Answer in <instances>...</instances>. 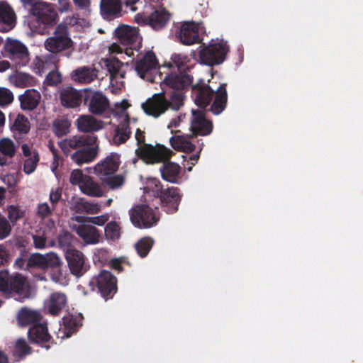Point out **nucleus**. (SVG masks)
I'll return each instance as SVG.
<instances>
[{
    "label": "nucleus",
    "mask_w": 363,
    "mask_h": 363,
    "mask_svg": "<svg viewBox=\"0 0 363 363\" xmlns=\"http://www.w3.org/2000/svg\"><path fill=\"white\" fill-rule=\"evenodd\" d=\"M192 78L183 73L168 72L161 82L162 91L155 94L143 103L141 107L148 116L158 118L169 108L178 111L184 105L182 91L190 86Z\"/></svg>",
    "instance_id": "1"
},
{
    "label": "nucleus",
    "mask_w": 363,
    "mask_h": 363,
    "mask_svg": "<svg viewBox=\"0 0 363 363\" xmlns=\"http://www.w3.org/2000/svg\"><path fill=\"white\" fill-rule=\"evenodd\" d=\"M136 155L146 164L163 163L160 167L162 178L170 183L178 184L180 179L181 167L176 162H170L174 152L164 145H145L135 150Z\"/></svg>",
    "instance_id": "2"
},
{
    "label": "nucleus",
    "mask_w": 363,
    "mask_h": 363,
    "mask_svg": "<svg viewBox=\"0 0 363 363\" xmlns=\"http://www.w3.org/2000/svg\"><path fill=\"white\" fill-rule=\"evenodd\" d=\"M190 77L193 79L191 76ZM191 84L192 82L190 84L191 85V97L195 104L201 110H206V108L212 101L213 96H215L214 100L208 111L214 115H219L225 109L228 102L227 84L225 83L220 84L216 91L209 84L205 83L203 79H199L195 84Z\"/></svg>",
    "instance_id": "3"
},
{
    "label": "nucleus",
    "mask_w": 363,
    "mask_h": 363,
    "mask_svg": "<svg viewBox=\"0 0 363 363\" xmlns=\"http://www.w3.org/2000/svg\"><path fill=\"white\" fill-rule=\"evenodd\" d=\"M121 164L120 155L112 152L94 167V173L111 189L121 187L125 182L121 174H116Z\"/></svg>",
    "instance_id": "4"
},
{
    "label": "nucleus",
    "mask_w": 363,
    "mask_h": 363,
    "mask_svg": "<svg viewBox=\"0 0 363 363\" xmlns=\"http://www.w3.org/2000/svg\"><path fill=\"white\" fill-rule=\"evenodd\" d=\"M44 46L52 54H60L69 57L74 50V42L71 38L69 27L64 23L58 24L52 35L45 40Z\"/></svg>",
    "instance_id": "5"
},
{
    "label": "nucleus",
    "mask_w": 363,
    "mask_h": 363,
    "mask_svg": "<svg viewBox=\"0 0 363 363\" xmlns=\"http://www.w3.org/2000/svg\"><path fill=\"white\" fill-rule=\"evenodd\" d=\"M114 35L124 48L113 43L110 47L111 52L122 53L124 51L127 56H133L136 43L140 39L138 28L123 24L115 29Z\"/></svg>",
    "instance_id": "6"
},
{
    "label": "nucleus",
    "mask_w": 363,
    "mask_h": 363,
    "mask_svg": "<svg viewBox=\"0 0 363 363\" xmlns=\"http://www.w3.org/2000/svg\"><path fill=\"white\" fill-rule=\"evenodd\" d=\"M150 189L153 196L160 199L161 207L167 213L172 214L178 211L182 198L178 187L170 186L164 189L159 180H155L153 186Z\"/></svg>",
    "instance_id": "7"
},
{
    "label": "nucleus",
    "mask_w": 363,
    "mask_h": 363,
    "mask_svg": "<svg viewBox=\"0 0 363 363\" xmlns=\"http://www.w3.org/2000/svg\"><path fill=\"white\" fill-rule=\"evenodd\" d=\"M0 291L15 294L20 298H28L29 285L26 277L19 273L9 274L8 271L0 272Z\"/></svg>",
    "instance_id": "8"
},
{
    "label": "nucleus",
    "mask_w": 363,
    "mask_h": 363,
    "mask_svg": "<svg viewBox=\"0 0 363 363\" xmlns=\"http://www.w3.org/2000/svg\"><path fill=\"white\" fill-rule=\"evenodd\" d=\"M229 52V46L226 41L211 40L208 45H205L199 52L201 62L211 67L222 64Z\"/></svg>",
    "instance_id": "9"
},
{
    "label": "nucleus",
    "mask_w": 363,
    "mask_h": 363,
    "mask_svg": "<svg viewBox=\"0 0 363 363\" xmlns=\"http://www.w3.org/2000/svg\"><path fill=\"white\" fill-rule=\"evenodd\" d=\"M89 286L93 290L96 289L105 300L112 298L118 291L116 277L106 270H101L96 276L93 277Z\"/></svg>",
    "instance_id": "10"
},
{
    "label": "nucleus",
    "mask_w": 363,
    "mask_h": 363,
    "mask_svg": "<svg viewBox=\"0 0 363 363\" xmlns=\"http://www.w3.org/2000/svg\"><path fill=\"white\" fill-rule=\"evenodd\" d=\"M129 216L132 224L138 228H150L159 220L155 211L145 204L133 206L129 211Z\"/></svg>",
    "instance_id": "11"
},
{
    "label": "nucleus",
    "mask_w": 363,
    "mask_h": 363,
    "mask_svg": "<svg viewBox=\"0 0 363 363\" xmlns=\"http://www.w3.org/2000/svg\"><path fill=\"white\" fill-rule=\"evenodd\" d=\"M4 51L16 68L27 65L30 61L28 48L19 40L7 38Z\"/></svg>",
    "instance_id": "12"
},
{
    "label": "nucleus",
    "mask_w": 363,
    "mask_h": 363,
    "mask_svg": "<svg viewBox=\"0 0 363 363\" xmlns=\"http://www.w3.org/2000/svg\"><path fill=\"white\" fill-rule=\"evenodd\" d=\"M65 257L72 274L80 277L89 269L82 252L77 249H67Z\"/></svg>",
    "instance_id": "13"
},
{
    "label": "nucleus",
    "mask_w": 363,
    "mask_h": 363,
    "mask_svg": "<svg viewBox=\"0 0 363 363\" xmlns=\"http://www.w3.org/2000/svg\"><path fill=\"white\" fill-rule=\"evenodd\" d=\"M190 130L193 137L206 136L213 130V123L206 117V110H192Z\"/></svg>",
    "instance_id": "14"
},
{
    "label": "nucleus",
    "mask_w": 363,
    "mask_h": 363,
    "mask_svg": "<svg viewBox=\"0 0 363 363\" xmlns=\"http://www.w3.org/2000/svg\"><path fill=\"white\" fill-rule=\"evenodd\" d=\"M97 141V137L91 135H74L69 138L62 140L58 143L59 147L64 153L67 154L71 150H82L87 146L94 145Z\"/></svg>",
    "instance_id": "15"
},
{
    "label": "nucleus",
    "mask_w": 363,
    "mask_h": 363,
    "mask_svg": "<svg viewBox=\"0 0 363 363\" xmlns=\"http://www.w3.org/2000/svg\"><path fill=\"white\" fill-rule=\"evenodd\" d=\"M176 36L185 45L199 43L202 40L199 35V24L193 21L182 23Z\"/></svg>",
    "instance_id": "16"
},
{
    "label": "nucleus",
    "mask_w": 363,
    "mask_h": 363,
    "mask_svg": "<svg viewBox=\"0 0 363 363\" xmlns=\"http://www.w3.org/2000/svg\"><path fill=\"white\" fill-rule=\"evenodd\" d=\"M84 104H88L89 111L94 115H101L108 108V99L99 91L84 90Z\"/></svg>",
    "instance_id": "17"
},
{
    "label": "nucleus",
    "mask_w": 363,
    "mask_h": 363,
    "mask_svg": "<svg viewBox=\"0 0 363 363\" xmlns=\"http://www.w3.org/2000/svg\"><path fill=\"white\" fill-rule=\"evenodd\" d=\"M30 13L35 17L39 23L48 26L55 23L58 17L53 5L43 1L37 4Z\"/></svg>",
    "instance_id": "18"
},
{
    "label": "nucleus",
    "mask_w": 363,
    "mask_h": 363,
    "mask_svg": "<svg viewBox=\"0 0 363 363\" xmlns=\"http://www.w3.org/2000/svg\"><path fill=\"white\" fill-rule=\"evenodd\" d=\"M60 264L59 257L53 252L42 255L40 253L32 254L28 259V268H38L46 269L50 267H56Z\"/></svg>",
    "instance_id": "19"
},
{
    "label": "nucleus",
    "mask_w": 363,
    "mask_h": 363,
    "mask_svg": "<svg viewBox=\"0 0 363 363\" xmlns=\"http://www.w3.org/2000/svg\"><path fill=\"white\" fill-rule=\"evenodd\" d=\"M59 99L62 106L66 108L79 107L84 100V91L77 90L71 86H63L60 89Z\"/></svg>",
    "instance_id": "20"
},
{
    "label": "nucleus",
    "mask_w": 363,
    "mask_h": 363,
    "mask_svg": "<svg viewBox=\"0 0 363 363\" xmlns=\"http://www.w3.org/2000/svg\"><path fill=\"white\" fill-rule=\"evenodd\" d=\"M28 337L30 342L45 347L46 350H48L50 346L45 344L53 342L52 336L48 333L47 324L40 322L30 327Z\"/></svg>",
    "instance_id": "21"
},
{
    "label": "nucleus",
    "mask_w": 363,
    "mask_h": 363,
    "mask_svg": "<svg viewBox=\"0 0 363 363\" xmlns=\"http://www.w3.org/2000/svg\"><path fill=\"white\" fill-rule=\"evenodd\" d=\"M122 0H101L100 14L104 20L113 21L122 16Z\"/></svg>",
    "instance_id": "22"
},
{
    "label": "nucleus",
    "mask_w": 363,
    "mask_h": 363,
    "mask_svg": "<svg viewBox=\"0 0 363 363\" xmlns=\"http://www.w3.org/2000/svg\"><path fill=\"white\" fill-rule=\"evenodd\" d=\"M159 65L155 54L152 51H147L140 59L135 62V69L142 79L152 69H156Z\"/></svg>",
    "instance_id": "23"
},
{
    "label": "nucleus",
    "mask_w": 363,
    "mask_h": 363,
    "mask_svg": "<svg viewBox=\"0 0 363 363\" xmlns=\"http://www.w3.org/2000/svg\"><path fill=\"white\" fill-rule=\"evenodd\" d=\"M16 24V14L11 6L5 1H0V25L1 30L7 32Z\"/></svg>",
    "instance_id": "24"
},
{
    "label": "nucleus",
    "mask_w": 363,
    "mask_h": 363,
    "mask_svg": "<svg viewBox=\"0 0 363 363\" xmlns=\"http://www.w3.org/2000/svg\"><path fill=\"white\" fill-rule=\"evenodd\" d=\"M67 304V296L61 292H54L50 294L45 305L48 313L53 316L58 315Z\"/></svg>",
    "instance_id": "25"
},
{
    "label": "nucleus",
    "mask_w": 363,
    "mask_h": 363,
    "mask_svg": "<svg viewBox=\"0 0 363 363\" xmlns=\"http://www.w3.org/2000/svg\"><path fill=\"white\" fill-rule=\"evenodd\" d=\"M20 106L23 111H33L37 108L40 99V94L35 89H27L20 95Z\"/></svg>",
    "instance_id": "26"
},
{
    "label": "nucleus",
    "mask_w": 363,
    "mask_h": 363,
    "mask_svg": "<svg viewBox=\"0 0 363 363\" xmlns=\"http://www.w3.org/2000/svg\"><path fill=\"white\" fill-rule=\"evenodd\" d=\"M76 233L87 245H94L99 242L101 236L99 231L93 225H79L76 229Z\"/></svg>",
    "instance_id": "27"
},
{
    "label": "nucleus",
    "mask_w": 363,
    "mask_h": 363,
    "mask_svg": "<svg viewBox=\"0 0 363 363\" xmlns=\"http://www.w3.org/2000/svg\"><path fill=\"white\" fill-rule=\"evenodd\" d=\"M171 14L164 9H156L149 15V26L155 30L164 28L170 19Z\"/></svg>",
    "instance_id": "28"
},
{
    "label": "nucleus",
    "mask_w": 363,
    "mask_h": 363,
    "mask_svg": "<svg viewBox=\"0 0 363 363\" xmlns=\"http://www.w3.org/2000/svg\"><path fill=\"white\" fill-rule=\"evenodd\" d=\"M97 77V71L94 68L89 67H79L71 73L73 81L79 83H90Z\"/></svg>",
    "instance_id": "29"
},
{
    "label": "nucleus",
    "mask_w": 363,
    "mask_h": 363,
    "mask_svg": "<svg viewBox=\"0 0 363 363\" xmlns=\"http://www.w3.org/2000/svg\"><path fill=\"white\" fill-rule=\"evenodd\" d=\"M22 152L23 155L26 157L23 164V171L26 174H30L33 173L38 165L39 162V155L34 150L32 151L27 144L22 145Z\"/></svg>",
    "instance_id": "30"
},
{
    "label": "nucleus",
    "mask_w": 363,
    "mask_h": 363,
    "mask_svg": "<svg viewBox=\"0 0 363 363\" xmlns=\"http://www.w3.org/2000/svg\"><path fill=\"white\" fill-rule=\"evenodd\" d=\"M78 129L84 133L98 131L103 128L104 124L91 116H82L77 121Z\"/></svg>",
    "instance_id": "31"
},
{
    "label": "nucleus",
    "mask_w": 363,
    "mask_h": 363,
    "mask_svg": "<svg viewBox=\"0 0 363 363\" xmlns=\"http://www.w3.org/2000/svg\"><path fill=\"white\" fill-rule=\"evenodd\" d=\"M192 135H174L169 139L171 146L176 150L190 153L194 151L196 146L190 141Z\"/></svg>",
    "instance_id": "32"
},
{
    "label": "nucleus",
    "mask_w": 363,
    "mask_h": 363,
    "mask_svg": "<svg viewBox=\"0 0 363 363\" xmlns=\"http://www.w3.org/2000/svg\"><path fill=\"white\" fill-rule=\"evenodd\" d=\"M98 147L87 146L82 150H77L71 155L72 160L77 164L91 162L97 155Z\"/></svg>",
    "instance_id": "33"
},
{
    "label": "nucleus",
    "mask_w": 363,
    "mask_h": 363,
    "mask_svg": "<svg viewBox=\"0 0 363 363\" xmlns=\"http://www.w3.org/2000/svg\"><path fill=\"white\" fill-rule=\"evenodd\" d=\"M101 206L98 203H91L84 199H78L72 205V210L76 213L96 214L101 211Z\"/></svg>",
    "instance_id": "34"
},
{
    "label": "nucleus",
    "mask_w": 363,
    "mask_h": 363,
    "mask_svg": "<svg viewBox=\"0 0 363 363\" xmlns=\"http://www.w3.org/2000/svg\"><path fill=\"white\" fill-rule=\"evenodd\" d=\"M43 316L37 311L22 308L18 314V323L21 326H30L41 321Z\"/></svg>",
    "instance_id": "35"
},
{
    "label": "nucleus",
    "mask_w": 363,
    "mask_h": 363,
    "mask_svg": "<svg viewBox=\"0 0 363 363\" xmlns=\"http://www.w3.org/2000/svg\"><path fill=\"white\" fill-rule=\"evenodd\" d=\"M82 316L68 315L62 318L65 333L67 337H70L76 333L82 325Z\"/></svg>",
    "instance_id": "36"
},
{
    "label": "nucleus",
    "mask_w": 363,
    "mask_h": 363,
    "mask_svg": "<svg viewBox=\"0 0 363 363\" xmlns=\"http://www.w3.org/2000/svg\"><path fill=\"white\" fill-rule=\"evenodd\" d=\"M80 190L84 194L93 197H100L104 194L101 185L96 182L90 176L86 177L84 182L81 184Z\"/></svg>",
    "instance_id": "37"
},
{
    "label": "nucleus",
    "mask_w": 363,
    "mask_h": 363,
    "mask_svg": "<svg viewBox=\"0 0 363 363\" xmlns=\"http://www.w3.org/2000/svg\"><path fill=\"white\" fill-rule=\"evenodd\" d=\"M30 129L28 119L22 114H18L11 125V130L13 133L19 134H27Z\"/></svg>",
    "instance_id": "38"
},
{
    "label": "nucleus",
    "mask_w": 363,
    "mask_h": 363,
    "mask_svg": "<svg viewBox=\"0 0 363 363\" xmlns=\"http://www.w3.org/2000/svg\"><path fill=\"white\" fill-rule=\"evenodd\" d=\"M106 66L111 79L120 76L124 78L125 72L121 70L123 63L116 57H112L106 60Z\"/></svg>",
    "instance_id": "39"
},
{
    "label": "nucleus",
    "mask_w": 363,
    "mask_h": 363,
    "mask_svg": "<svg viewBox=\"0 0 363 363\" xmlns=\"http://www.w3.org/2000/svg\"><path fill=\"white\" fill-rule=\"evenodd\" d=\"M154 244V240L150 237H144L135 244V249L138 255L144 258L147 257Z\"/></svg>",
    "instance_id": "40"
},
{
    "label": "nucleus",
    "mask_w": 363,
    "mask_h": 363,
    "mask_svg": "<svg viewBox=\"0 0 363 363\" xmlns=\"http://www.w3.org/2000/svg\"><path fill=\"white\" fill-rule=\"evenodd\" d=\"M70 122L67 118H57L52 123V131L58 138L69 133Z\"/></svg>",
    "instance_id": "41"
},
{
    "label": "nucleus",
    "mask_w": 363,
    "mask_h": 363,
    "mask_svg": "<svg viewBox=\"0 0 363 363\" xmlns=\"http://www.w3.org/2000/svg\"><path fill=\"white\" fill-rule=\"evenodd\" d=\"M13 81L16 86L24 88L34 85L35 79L29 74L19 72L13 77Z\"/></svg>",
    "instance_id": "42"
},
{
    "label": "nucleus",
    "mask_w": 363,
    "mask_h": 363,
    "mask_svg": "<svg viewBox=\"0 0 363 363\" xmlns=\"http://www.w3.org/2000/svg\"><path fill=\"white\" fill-rule=\"evenodd\" d=\"M121 228L116 221L108 222L104 228L105 236L108 240H117L121 238Z\"/></svg>",
    "instance_id": "43"
},
{
    "label": "nucleus",
    "mask_w": 363,
    "mask_h": 363,
    "mask_svg": "<svg viewBox=\"0 0 363 363\" xmlns=\"http://www.w3.org/2000/svg\"><path fill=\"white\" fill-rule=\"evenodd\" d=\"M108 216L104 214L96 217L77 216L76 220L79 223H91L94 225L103 226L108 221Z\"/></svg>",
    "instance_id": "44"
},
{
    "label": "nucleus",
    "mask_w": 363,
    "mask_h": 363,
    "mask_svg": "<svg viewBox=\"0 0 363 363\" xmlns=\"http://www.w3.org/2000/svg\"><path fill=\"white\" fill-rule=\"evenodd\" d=\"M73 238L72 234L68 231L63 230L59 234L58 243L65 252H66L67 249H74L72 246Z\"/></svg>",
    "instance_id": "45"
},
{
    "label": "nucleus",
    "mask_w": 363,
    "mask_h": 363,
    "mask_svg": "<svg viewBox=\"0 0 363 363\" xmlns=\"http://www.w3.org/2000/svg\"><path fill=\"white\" fill-rule=\"evenodd\" d=\"M0 152L9 157H12L16 152V147L13 142L7 138L0 140Z\"/></svg>",
    "instance_id": "46"
},
{
    "label": "nucleus",
    "mask_w": 363,
    "mask_h": 363,
    "mask_svg": "<svg viewBox=\"0 0 363 363\" xmlns=\"http://www.w3.org/2000/svg\"><path fill=\"white\" fill-rule=\"evenodd\" d=\"M16 352L19 357H23L30 354L32 352V348L27 344L23 338L18 339L15 345Z\"/></svg>",
    "instance_id": "47"
},
{
    "label": "nucleus",
    "mask_w": 363,
    "mask_h": 363,
    "mask_svg": "<svg viewBox=\"0 0 363 363\" xmlns=\"http://www.w3.org/2000/svg\"><path fill=\"white\" fill-rule=\"evenodd\" d=\"M89 176L84 175L81 169H74L70 175L69 182L73 185H79L81 186L84 181L86 179V177Z\"/></svg>",
    "instance_id": "48"
},
{
    "label": "nucleus",
    "mask_w": 363,
    "mask_h": 363,
    "mask_svg": "<svg viewBox=\"0 0 363 363\" xmlns=\"http://www.w3.org/2000/svg\"><path fill=\"white\" fill-rule=\"evenodd\" d=\"M11 231V226L7 219L0 214V239L7 238Z\"/></svg>",
    "instance_id": "49"
},
{
    "label": "nucleus",
    "mask_w": 363,
    "mask_h": 363,
    "mask_svg": "<svg viewBox=\"0 0 363 363\" xmlns=\"http://www.w3.org/2000/svg\"><path fill=\"white\" fill-rule=\"evenodd\" d=\"M13 100V93L6 88H0V106L11 104Z\"/></svg>",
    "instance_id": "50"
},
{
    "label": "nucleus",
    "mask_w": 363,
    "mask_h": 363,
    "mask_svg": "<svg viewBox=\"0 0 363 363\" xmlns=\"http://www.w3.org/2000/svg\"><path fill=\"white\" fill-rule=\"evenodd\" d=\"M9 218L11 223H15L20 218L23 216L18 206L11 205L8 206Z\"/></svg>",
    "instance_id": "51"
},
{
    "label": "nucleus",
    "mask_w": 363,
    "mask_h": 363,
    "mask_svg": "<svg viewBox=\"0 0 363 363\" xmlns=\"http://www.w3.org/2000/svg\"><path fill=\"white\" fill-rule=\"evenodd\" d=\"M46 82L49 86H57L62 81L61 74L57 71H51L46 76Z\"/></svg>",
    "instance_id": "52"
},
{
    "label": "nucleus",
    "mask_w": 363,
    "mask_h": 363,
    "mask_svg": "<svg viewBox=\"0 0 363 363\" xmlns=\"http://www.w3.org/2000/svg\"><path fill=\"white\" fill-rule=\"evenodd\" d=\"M115 131L130 135L131 132L129 127V116L128 115L125 116L124 121L121 123L119 126L116 128Z\"/></svg>",
    "instance_id": "53"
},
{
    "label": "nucleus",
    "mask_w": 363,
    "mask_h": 363,
    "mask_svg": "<svg viewBox=\"0 0 363 363\" xmlns=\"http://www.w3.org/2000/svg\"><path fill=\"white\" fill-rule=\"evenodd\" d=\"M130 135H126L125 133H121L115 131V134L113 137V143L116 145H120L123 143H125L129 138Z\"/></svg>",
    "instance_id": "54"
},
{
    "label": "nucleus",
    "mask_w": 363,
    "mask_h": 363,
    "mask_svg": "<svg viewBox=\"0 0 363 363\" xmlns=\"http://www.w3.org/2000/svg\"><path fill=\"white\" fill-rule=\"evenodd\" d=\"M33 245L37 249H43L46 245V238L38 235H33Z\"/></svg>",
    "instance_id": "55"
},
{
    "label": "nucleus",
    "mask_w": 363,
    "mask_h": 363,
    "mask_svg": "<svg viewBox=\"0 0 363 363\" xmlns=\"http://www.w3.org/2000/svg\"><path fill=\"white\" fill-rule=\"evenodd\" d=\"M62 196V190L57 189L55 191H52L50 194V201L52 204V208H55V205L60 201Z\"/></svg>",
    "instance_id": "56"
},
{
    "label": "nucleus",
    "mask_w": 363,
    "mask_h": 363,
    "mask_svg": "<svg viewBox=\"0 0 363 363\" xmlns=\"http://www.w3.org/2000/svg\"><path fill=\"white\" fill-rule=\"evenodd\" d=\"M51 213L50 206L47 203H41L38 207V214L42 218L48 216Z\"/></svg>",
    "instance_id": "57"
},
{
    "label": "nucleus",
    "mask_w": 363,
    "mask_h": 363,
    "mask_svg": "<svg viewBox=\"0 0 363 363\" xmlns=\"http://www.w3.org/2000/svg\"><path fill=\"white\" fill-rule=\"evenodd\" d=\"M123 264L130 266V264L128 262H125L124 258L113 259L111 263L112 268L118 272H122L123 270L122 267Z\"/></svg>",
    "instance_id": "58"
},
{
    "label": "nucleus",
    "mask_w": 363,
    "mask_h": 363,
    "mask_svg": "<svg viewBox=\"0 0 363 363\" xmlns=\"http://www.w3.org/2000/svg\"><path fill=\"white\" fill-rule=\"evenodd\" d=\"M135 140L137 141L138 145H140L138 148L142 147L145 145H147L145 143V132L142 131L140 128H138L135 135Z\"/></svg>",
    "instance_id": "59"
},
{
    "label": "nucleus",
    "mask_w": 363,
    "mask_h": 363,
    "mask_svg": "<svg viewBox=\"0 0 363 363\" xmlns=\"http://www.w3.org/2000/svg\"><path fill=\"white\" fill-rule=\"evenodd\" d=\"M23 7L30 13L40 3L39 0H21Z\"/></svg>",
    "instance_id": "60"
},
{
    "label": "nucleus",
    "mask_w": 363,
    "mask_h": 363,
    "mask_svg": "<svg viewBox=\"0 0 363 363\" xmlns=\"http://www.w3.org/2000/svg\"><path fill=\"white\" fill-rule=\"evenodd\" d=\"M135 21L139 25H149V16L139 13L135 15Z\"/></svg>",
    "instance_id": "61"
},
{
    "label": "nucleus",
    "mask_w": 363,
    "mask_h": 363,
    "mask_svg": "<svg viewBox=\"0 0 363 363\" xmlns=\"http://www.w3.org/2000/svg\"><path fill=\"white\" fill-rule=\"evenodd\" d=\"M185 116V114H181L178 116L177 118L172 119L169 124L168 125V128H177L179 125V123L183 121Z\"/></svg>",
    "instance_id": "62"
},
{
    "label": "nucleus",
    "mask_w": 363,
    "mask_h": 363,
    "mask_svg": "<svg viewBox=\"0 0 363 363\" xmlns=\"http://www.w3.org/2000/svg\"><path fill=\"white\" fill-rule=\"evenodd\" d=\"M8 254L4 247L0 245V266H4L8 262Z\"/></svg>",
    "instance_id": "63"
},
{
    "label": "nucleus",
    "mask_w": 363,
    "mask_h": 363,
    "mask_svg": "<svg viewBox=\"0 0 363 363\" xmlns=\"http://www.w3.org/2000/svg\"><path fill=\"white\" fill-rule=\"evenodd\" d=\"M202 150V147H200L199 151L196 154H194L190 156L189 160L191 162V166L187 167V171L191 172L192 170V166L195 165V164L197 162L199 157H200V152Z\"/></svg>",
    "instance_id": "64"
}]
</instances>
